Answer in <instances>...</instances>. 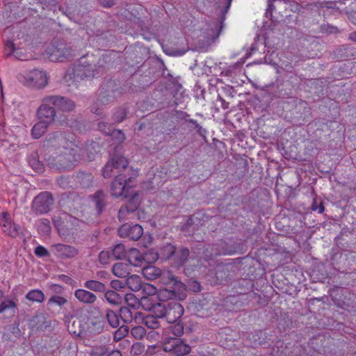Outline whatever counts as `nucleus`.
Segmentation results:
<instances>
[{
	"label": "nucleus",
	"instance_id": "59",
	"mask_svg": "<svg viewBox=\"0 0 356 356\" xmlns=\"http://www.w3.org/2000/svg\"><path fill=\"white\" fill-rule=\"evenodd\" d=\"M220 100L222 103V107L224 109H227L229 107V103L226 102L222 98H220Z\"/></svg>",
	"mask_w": 356,
	"mask_h": 356
},
{
	"label": "nucleus",
	"instance_id": "52",
	"mask_svg": "<svg viewBox=\"0 0 356 356\" xmlns=\"http://www.w3.org/2000/svg\"><path fill=\"white\" fill-rule=\"evenodd\" d=\"M8 134L5 131V127L3 124H0V143H4L8 141Z\"/></svg>",
	"mask_w": 356,
	"mask_h": 356
},
{
	"label": "nucleus",
	"instance_id": "42",
	"mask_svg": "<svg viewBox=\"0 0 356 356\" xmlns=\"http://www.w3.org/2000/svg\"><path fill=\"white\" fill-rule=\"evenodd\" d=\"M128 328L127 326H121L114 334V339L120 340L128 334Z\"/></svg>",
	"mask_w": 356,
	"mask_h": 356
},
{
	"label": "nucleus",
	"instance_id": "15",
	"mask_svg": "<svg viewBox=\"0 0 356 356\" xmlns=\"http://www.w3.org/2000/svg\"><path fill=\"white\" fill-rule=\"evenodd\" d=\"M132 194L129 197L131 198L129 200L128 202L122 206L119 210V218H123L124 215L126 213H132L137 209V208L140 205V200L138 199V194L134 192L133 190L130 192Z\"/></svg>",
	"mask_w": 356,
	"mask_h": 356
},
{
	"label": "nucleus",
	"instance_id": "58",
	"mask_svg": "<svg viewBox=\"0 0 356 356\" xmlns=\"http://www.w3.org/2000/svg\"><path fill=\"white\" fill-rule=\"evenodd\" d=\"M83 179H86V181H90L91 180V175H86V174L84 175L83 177V179H82V181H83ZM82 184L83 185V186H88V184H84V182H83Z\"/></svg>",
	"mask_w": 356,
	"mask_h": 356
},
{
	"label": "nucleus",
	"instance_id": "55",
	"mask_svg": "<svg viewBox=\"0 0 356 356\" xmlns=\"http://www.w3.org/2000/svg\"><path fill=\"white\" fill-rule=\"evenodd\" d=\"M349 19L352 21L353 23H354L355 24H356V10L355 11H353L352 12L350 15H349Z\"/></svg>",
	"mask_w": 356,
	"mask_h": 356
},
{
	"label": "nucleus",
	"instance_id": "2",
	"mask_svg": "<svg viewBox=\"0 0 356 356\" xmlns=\"http://www.w3.org/2000/svg\"><path fill=\"white\" fill-rule=\"evenodd\" d=\"M19 81L30 88H42L48 83V78L42 70H33L19 74Z\"/></svg>",
	"mask_w": 356,
	"mask_h": 356
},
{
	"label": "nucleus",
	"instance_id": "37",
	"mask_svg": "<svg viewBox=\"0 0 356 356\" xmlns=\"http://www.w3.org/2000/svg\"><path fill=\"white\" fill-rule=\"evenodd\" d=\"M124 299L129 307L135 309L139 305L138 299L132 293L126 294Z\"/></svg>",
	"mask_w": 356,
	"mask_h": 356
},
{
	"label": "nucleus",
	"instance_id": "40",
	"mask_svg": "<svg viewBox=\"0 0 356 356\" xmlns=\"http://www.w3.org/2000/svg\"><path fill=\"white\" fill-rule=\"evenodd\" d=\"M115 168L114 167V163L113 161H111L110 160L108 161V163L105 165L104 169H103V176L105 178H108L112 175L113 169Z\"/></svg>",
	"mask_w": 356,
	"mask_h": 356
},
{
	"label": "nucleus",
	"instance_id": "38",
	"mask_svg": "<svg viewBox=\"0 0 356 356\" xmlns=\"http://www.w3.org/2000/svg\"><path fill=\"white\" fill-rule=\"evenodd\" d=\"M154 310L155 313L154 316L157 317V318H164V315L163 314L165 313L167 306L165 304L160 303L155 306Z\"/></svg>",
	"mask_w": 356,
	"mask_h": 356
},
{
	"label": "nucleus",
	"instance_id": "18",
	"mask_svg": "<svg viewBox=\"0 0 356 356\" xmlns=\"http://www.w3.org/2000/svg\"><path fill=\"white\" fill-rule=\"evenodd\" d=\"M74 296L80 302L86 305H92L97 299L95 293L83 289L75 290Z\"/></svg>",
	"mask_w": 356,
	"mask_h": 356
},
{
	"label": "nucleus",
	"instance_id": "7",
	"mask_svg": "<svg viewBox=\"0 0 356 356\" xmlns=\"http://www.w3.org/2000/svg\"><path fill=\"white\" fill-rule=\"evenodd\" d=\"M131 182V178L127 179L122 175H118L111 184V195L115 197H129L132 194L130 193L132 191V187L130 186Z\"/></svg>",
	"mask_w": 356,
	"mask_h": 356
},
{
	"label": "nucleus",
	"instance_id": "6",
	"mask_svg": "<svg viewBox=\"0 0 356 356\" xmlns=\"http://www.w3.org/2000/svg\"><path fill=\"white\" fill-rule=\"evenodd\" d=\"M93 55L88 54L86 56V58L83 57L81 58L80 64L76 69L78 72H83V74H81V78H93L103 72L102 65L99 64V61L98 62V65L89 63H93Z\"/></svg>",
	"mask_w": 356,
	"mask_h": 356
},
{
	"label": "nucleus",
	"instance_id": "12",
	"mask_svg": "<svg viewBox=\"0 0 356 356\" xmlns=\"http://www.w3.org/2000/svg\"><path fill=\"white\" fill-rule=\"evenodd\" d=\"M118 233L121 237L129 238L133 241H137L143 235V229L138 224H124L119 228Z\"/></svg>",
	"mask_w": 356,
	"mask_h": 356
},
{
	"label": "nucleus",
	"instance_id": "49",
	"mask_svg": "<svg viewBox=\"0 0 356 356\" xmlns=\"http://www.w3.org/2000/svg\"><path fill=\"white\" fill-rule=\"evenodd\" d=\"M109 253L106 251H102L99 254V261L102 264H106L109 259Z\"/></svg>",
	"mask_w": 356,
	"mask_h": 356
},
{
	"label": "nucleus",
	"instance_id": "19",
	"mask_svg": "<svg viewBox=\"0 0 356 356\" xmlns=\"http://www.w3.org/2000/svg\"><path fill=\"white\" fill-rule=\"evenodd\" d=\"M126 258L134 266H141L145 259L144 256L136 248H130L127 250Z\"/></svg>",
	"mask_w": 356,
	"mask_h": 356
},
{
	"label": "nucleus",
	"instance_id": "5",
	"mask_svg": "<svg viewBox=\"0 0 356 356\" xmlns=\"http://www.w3.org/2000/svg\"><path fill=\"white\" fill-rule=\"evenodd\" d=\"M0 225L3 232L11 238H15L25 235V229L15 223L10 215L6 211L1 213Z\"/></svg>",
	"mask_w": 356,
	"mask_h": 356
},
{
	"label": "nucleus",
	"instance_id": "4",
	"mask_svg": "<svg viewBox=\"0 0 356 356\" xmlns=\"http://www.w3.org/2000/svg\"><path fill=\"white\" fill-rule=\"evenodd\" d=\"M51 61H63L74 55V50L68 44L61 42H54L50 44L46 50Z\"/></svg>",
	"mask_w": 356,
	"mask_h": 356
},
{
	"label": "nucleus",
	"instance_id": "11",
	"mask_svg": "<svg viewBox=\"0 0 356 356\" xmlns=\"http://www.w3.org/2000/svg\"><path fill=\"white\" fill-rule=\"evenodd\" d=\"M51 251L61 259H73L79 254V250L76 247L62 243L52 245Z\"/></svg>",
	"mask_w": 356,
	"mask_h": 356
},
{
	"label": "nucleus",
	"instance_id": "28",
	"mask_svg": "<svg viewBox=\"0 0 356 356\" xmlns=\"http://www.w3.org/2000/svg\"><path fill=\"white\" fill-rule=\"evenodd\" d=\"M26 298L32 302H42L44 299V295L42 291L34 289L30 291L26 296Z\"/></svg>",
	"mask_w": 356,
	"mask_h": 356
},
{
	"label": "nucleus",
	"instance_id": "9",
	"mask_svg": "<svg viewBox=\"0 0 356 356\" xmlns=\"http://www.w3.org/2000/svg\"><path fill=\"white\" fill-rule=\"evenodd\" d=\"M54 204L50 193L44 191L38 194L33 200V209L40 214L46 213Z\"/></svg>",
	"mask_w": 356,
	"mask_h": 356
},
{
	"label": "nucleus",
	"instance_id": "22",
	"mask_svg": "<svg viewBox=\"0 0 356 356\" xmlns=\"http://www.w3.org/2000/svg\"><path fill=\"white\" fill-rule=\"evenodd\" d=\"M125 284L129 289L133 291H138L142 289L143 282L140 276L137 275H132L127 277Z\"/></svg>",
	"mask_w": 356,
	"mask_h": 356
},
{
	"label": "nucleus",
	"instance_id": "57",
	"mask_svg": "<svg viewBox=\"0 0 356 356\" xmlns=\"http://www.w3.org/2000/svg\"><path fill=\"white\" fill-rule=\"evenodd\" d=\"M58 184L63 187V188H66L67 187V183L65 181V179L64 177H61L59 180H58Z\"/></svg>",
	"mask_w": 356,
	"mask_h": 356
},
{
	"label": "nucleus",
	"instance_id": "54",
	"mask_svg": "<svg viewBox=\"0 0 356 356\" xmlns=\"http://www.w3.org/2000/svg\"><path fill=\"white\" fill-rule=\"evenodd\" d=\"M6 50L9 51V53H12L14 51V44L11 42H7L6 45Z\"/></svg>",
	"mask_w": 356,
	"mask_h": 356
},
{
	"label": "nucleus",
	"instance_id": "63",
	"mask_svg": "<svg viewBox=\"0 0 356 356\" xmlns=\"http://www.w3.org/2000/svg\"><path fill=\"white\" fill-rule=\"evenodd\" d=\"M35 170L38 172H39V171H40L42 170V167H41V165L39 163L37 164V167H35Z\"/></svg>",
	"mask_w": 356,
	"mask_h": 356
},
{
	"label": "nucleus",
	"instance_id": "23",
	"mask_svg": "<svg viewBox=\"0 0 356 356\" xmlns=\"http://www.w3.org/2000/svg\"><path fill=\"white\" fill-rule=\"evenodd\" d=\"M189 256V250L185 248H181L176 250L175 255L173 256V260L175 264L180 266L184 264Z\"/></svg>",
	"mask_w": 356,
	"mask_h": 356
},
{
	"label": "nucleus",
	"instance_id": "46",
	"mask_svg": "<svg viewBox=\"0 0 356 356\" xmlns=\"http://www.w3.org/2000/svg\"><path fill=\"white\" fill-rule=\"evenodd\" d=\"M188 288L189 290L193 292H199L201 291L202 287L200 284L195 280L190 281L188 284Z\"/></svg>",
	"mask_w": 356,
	"mask_h": 356
},
{
	"label": "nucleus",
	"instance_id": "61",
	"mask_svg": "<svg viewBox=\"0 0 356 356\" xmlns=\"http://www.w3.org/2000/svg\"><path fill=\"white\" fill-rule=\"evenodd\" d=\"M79 327L77 325H75L74 327H73L72 325L70 327V332H72V330H79Z\"/></svg>",
	"mask_w": 356,
	"mask_h": 356
},
{
	"label": "nucleus",
	"instance_id": "20",
	"mask_svg": "<svg viewBox=\"0 0 356 356\" xmlns=\"http://www.w3.org/2000/svg\"><path fill=\"white\" fill-rule=\"evenodd\" d=\"M224 243H220V245H209L205 249L204 255L206 259H211V257L220 254H230L231 251L227 250L220 249L219 246H222Z\"/></svg>",
	"mask_w": 356,
	"mask_h": 356
},
{
	"label": "nucleus",
	"instance_id": "56",
	"mask_svg": "<svg viewBox=\"0 0 356 356\" xmlns=\"http://www.w3.org/2000/svg\"><path fill=\"white\" fill-rule=\"evenodd\" d=\"M102 4L106 7H111L113 5V0H104L102 1Z\"/></svg>",
	"mask_w": 356,
	"mask_h": 356
},
{
	"label": "nucleus",
	"instance_id": "27",
	"mask_svg": "<svg viewBox=\"0 0 356 356\" xmlns=\"http://www.w3.org/2000/svg\"><path fill=\"white\" fill-rule=\"evenodd\" d=\"M104 297L106 300L112 305H120L122 302V297L120 295L113 290L106 291Z\"/></svg>",
	"mask_w": 356,
	"mask_h": 356
},
{
	"label": "nucleus",
	"instance_id": "47",
	"mask_svg": "<svg viewBox=\"0 0 356 356\" xmlns=\"http://www.w3.org/2000/svg\"><path fill=\"white\" fill-rule=\"evenodd\" d=\"M107 352V348L103 346L95 348L92 350V354L94 356H102L105 355Z\"/></svg>",
	"mask_w": 356,
	"mask_h": 356
},
{
	"label": "nucleus",
	"instance_id": "14",
	"mask_svg": "<svg viewBox=\"0 0 356 356\" xmlns=\"http://www.w3.org/2000/svg\"><path fill=\"white\" fill-rule=\"evenodd\" d=\"M184 314L183 307L177 302L169 303L167 310L163 313L164 318L168 323H174Z\"/></svg>",
	"mask_w": 356,
	"mask_h": 356
},
{
	"label": "nucleus",
	"instance_id": "13",
	"mask_svg": "<svg viewBox=\"0 0 356 356\" xmlns=\"http://www.w3.org/2000/svg\"><path fill=\"white\" fill-rule=\"evenodd\" d=\"M142 273L143 276L146 277L147 280H155L159 277H168L172 281L175 280V276L172 274L170 271H162L159 268L151 265H148L145 267H143L142 270Z\"/></svg>",
	"mask_w": 356,
	"mask_h": 356
},
{
	"label": "nucleus",
	"instance_id": "53",
	"mask_svg": "<svg viewBox=\"0 0 356 356\" xmlns=\"http://www.w3.org/2000/svg\"><path fill=\"white\" fill-rule=\"evenodd\" d=\"M158 337H159L158 332H154V331L149 332L147 334V339H153V338H154L155 339H157Z\"/></svg>",
	"mask_w": 356,
	"mask_h": 356
},
{
	"label": "nucleus",
	"instance_id": "45",
	"mask_svg": "<svg viewBox=\"0 0 356 356\" xmlns=\"http://www.w3.org/2000/svg\"><path fill=\"white\" fill-rule=\"evenodd\" d=\"M34 253L40 257H49L50 255L49 251L42 245L37 246L35 248Z\"/></svg>",
	"mask_w": 356,
	"mask_h": 356
},
{
	"label": "nucleus",
	"instance_id": "3",
	"mask_svg": "<svg viewBox=\"0 0 356 356\" xmlns=\"http://www.w3.org/2000/svg\"><path fill=\"white\" fill-rule=\"evenodd\" d=\"M78 325L79 327L77 330H72V333L81 338H90L95 334H99L104 330V323L99 319L92 321L87 326L85 323H82L80 320L74 321L72 326Z\"/></svg>",
	"mask_w": 356,
	"mask_h": 356
},
{
	"label": "nucleus",
	"instance_id": "36",
	"mask_svg": "<svg viewBox=\"0 0 356 356\" xmlns=\"http://www.w3.org/2000/svg\"><path fill=\"white\" fill-rule=\"evenodd\" d=\"M131 334L136 339H141L145 336L146 330L142 326H135L131 329Z\"/></svg>",
	"mask_w": 356,
	"mask_h": 356
},
{
	"label": "nucleus",
	"instance_id": "31",
	"mask_svg": "<svg viewBox=\"0 0 356 356\" xmlns=\"http://www.w3.org/2000/svg\"><path fill=\"white\" fill-rule=\"evenodd\" d=\"M106 318L108 324L112 327H118L120 325L118 314L113 310H107Z\"/></svg>",
	"mask_w": 356,
	"mask_h": 356
},
{
	"label": "nucleus",
	"instance_id": "32",
	"mask_svg": "<svg viewBox=\"0 0 356 356\" xmlns=\"http://www.w3.org/2000/svg\"><path fill=\"white\" fill-rule=\"evenodd\" d=\"M143 321L145 325L149 328L156 329L160 326V323L154 315H147Z\"/></svg>",
	"mask_w": 356,
	"mask_h": 356
},
{
	"label": "nucleus",
	"instance_id": "62",
	"mask_svg": "<svg viewBox=\"0 0 356 356\" xmlns=\"http://www.w3.org/2000/svg\"><path fill=\"white\" fill-rule=\"evenodd\" d=\"M350 38L353 40H355L356 41V32L352 33L351 36H350Z\"/></svg>",
	"mask_w": 356,
	"mask_h": 356
},
{
	"label": "nucleus",
	"instance_id": "1",
	"mask_svg": "<svg viewBox=\"0 0 356 356\" xmlns=\"http://www.w3.org/2000/svg\"><path fill=\"white\" fill-rule=\"evenodd\" d=\"M56 138L63 149V154L57 156L62 168H71L80 159L82 150L81 143L73 133L56 134Z\"/></svg>",
	"mask_w": 356,
	"mask_h": 356
},
{
	"label": "nucleus",
	"instance_id": "8",
	"mask_svg": "<svg viewBox=\"0 0 356 356\" xmlns=\"http://www.w3.org/2000/svg\"><path fill=\"white\" fill-rule=\"evenodd\" d=\"M51 96L42 99V104L38 109L37 114L39 120L51 124L56 117V111L53 107Z\"/></svg>",
	"mask_w": 356,
	"mask_h": 356
},
{
	"label": "nucleus",
	"instance_id": "16",
	"mask_svg": "<svg viewBox=\"0 0 356 356\" xmlns=\"http://www.w3.org/2000/svg\"><path fill=\"white\" fill-rule=\"evenodd\" d=\"M17 312V305L16 301L11 299H4L0 303V314L4 317H12Z\"/></svg>",
	"mask_w": 356,
	"mask_h": 356
},
{
	"label": "nucleus",
	"instance_id": "43",
	"mask_svg": "<svg viewBox=\"0 0 356 356\" xmlns=\"http://www.w3.org/2000/svg\"><path fill=\"white\" fill-rule=\"evenodd\" d=\"M127 112L124 108L118 109L113 115V119L116 122H121L126 117Z\"/></svg>",
	"mask_w": 356,
	"mask_h": 356
},
{
	"label": "nucleus",
	"instance_id": "30",
	"mask_svg": "<svg viewBox=\"0 0 356 356\" xmlns=\"http://www.w3.org/2000/svg\"><path fill=\"white\" fill-rule=\"evenodd\" d=\"M127 251L123 244L119 243L116 245L112 251L113 256L116 259H123L127 257Z\"/></svg>",
	"mask_w": 356,
	"mask_h": 356
},
{
	"label": "nucleus",
	"instance_id": "48",
	"mask_svg": "<svg viewBox=\"0 0 356 356\" xmlns=\"http://www.w3.org/2000/svg\"><path fill=\"white\" fill-rule=\"evenodd\" d=\"M40 229L46 234H49L51 232V226L48 220L44 219L41 221L40 225Z\"/></svg>",
	"mask_w": 356,
	"mask_h": 356
},
{
	"label": "nucleus",
	"instance_id": "64",
	"mask_svg": "<svg viewBox=\"0 0 356 356\" xmlns=\"http://www.w3.org/2000/svg\"><path fill=\"white\" fill-rule=\"evenodd\" d=\"M138 348H140V346L139 344H134L132 347V349L136 350Z\"/></svg>",
	"mask_w": 356,
	"mask_h": 356
},
{
	"label": "nucleus",
	"instance_id": "25",
	"mask_svg": "<svg viewBox=\"0 0 356 356\" xmlns=\"http://www.w3.org/2000/svg\"><path fill=\"white\" fill-rule=\"evenodd\" d=\"M83 286L86 289L95 292H104L106 286L104 283L95 280H90L85 282Z\"/></svg>",
	"mask_w": 356,
	"mask_h": 356
},
{
	"label": "nucleus",
	"instance_id": "39",
	"mask_svg": "<svg viewBox=\"0 0 356 356\" xmlns=\"http://www.w3.org/2000/svg\"><path fill=\"white\" fill-rule=\"evenodd\" d=\"M158 296L161 300H165L167 299L172 298L175 296V294L173 291L163 289L159 291Z\"/></svg>",
	"mask_w": 356,
	"mask_h": 356
},
{
	"label": "nucleus",
	"instance_id": "34",
	"mask_svg": "<svg viewBox=\"0 0 356 356\" xmlns=\"http://www.w3.org/2000/svg\"><path fill=\"white\" fill-rule=\"evenodd\" d=\"M120 318L124 323H130L132 321L134 315L130 308L122 307L120 309Z\"/></svg>",
	"mask_w": 356,
	"mask_h": 356
},
{
	"label": "nucleus",
	"instance_id": "35",
	"mask_svg": "<svg viewBox=\"0 0 356 356\" xmlns=\"http://www.w3.org/2000/svg\"><path fill=\"white\" fill-rule=\"evenodd\" d=\"M176 248L171 244H167L161 250V254L165 259H172L175 255Z\"/></svg>",
	"mask_w": 356,
	"mask_h": 356
},
{
	"label": "nucleus",
	"instance_id": "41",
	"mask_svg": "<svg viewBox=\"0 0 356 356\" xmlns=\"http://www.w3.org/2000/svg\"><path fill=\"white\" fill-rule=\"evenodd\" d=\"M67 302V299L59 296H54L49 300V304H56L60 307Z\"/></svg>",
	"mask_w": 356,
	"mask_h": 356
},
{
	"label": "nucleus",
	"instance_id": "51",
	"mask_svg": "<svg viewBox=\"0 0 356 356\" xmlns=\"http://www.w3.org/2000/svg\"><path fill=\"white\" fill-rule=\"evenodd\" d=\"M311 209L312 211H317L318 213H321L324 211V207L323 206V204L320 203L319 204H317L316 200H314Z\"/></svg>",
	"mask_w": 356,
	"mask_h": 356
},
{
	"label": "nucleus",
	"instance_id": "33",
	"mask_svg": "<svg viewBox=\"0 0 356 356\" xmlns=\"http://www.w3.org/2000/svg\"><path fill=\"white\" fill-rule=\"evenodd\" d=\"M111 161L114 163V167L116 169H124L128 165V160L123 156H115L112 158Z\"/></svg>",
	"mask_w": 356,
	"mask_h": 356
},
{
	"label": "nucleus",
	"instance_id": "50",
	"mask_svg": "<svg viewBox=\"0 0 356 356\" xmlns=\"http://www.w3.org/2000/svg\"><path fill=\"white\" fill-rule=\"evenodd\" d=\"M110 284L111 286L115 290L123 289L125 286V283H123L122 281L118 280H112Z\"/></svg>",
	"mask_w": 356,
	"mask_h": 356
},
{
	"label": "nucleus",
	"instance_id": "26",
	"mask_svg": "<svg viewBox=\"0 0 356 356\" xmlns=\"http://www.w3.org/2000/svg\"><path fill=\"white\" fill-rule=\"evenodd\" d=\"M99 129L105 134L111 135L113 137L117 138V142L120 143L125 140L124 134L120 130H113L111 133L110 131H106V125L104 122H100L98 124Z\"/></svg>",
	"mask_w": 356,
	"mask_h": 356
},
{
	"label": "nucleus",
	"instance_id": "10",
	"mask_svg": "<svg viewBox=\"0 0 356 356\" xmlns=\"http://www.w3.org/2000/svg\"><path fill=\"white\" fill-rule=\"evenodd\" d=\"M163 349L166 352H172L177 356H184L191 350V346L179 338L170 339L164 344Z\"/></svg>",
	"mask_w": 356,
	"mask_h": 356
},
{
	"label": "nucleus",
	"instance_id": "44",
	"mask_svg": "<svg viewBox=\"0 0 356 356\" xmlns=\"http://www.w3.org/2000/svg\"><path fill=\"white\" fill-rule=\"evenodd\" d=\"M143 291L148 296H153L157 293V289L152 284H143L142 286Z\"/></svg>",
	"mask_w": 356,
	"mask_h": 356
},
{
	"label": "nucleus",
	"instance_id": "21",
	"mask_svg": "<svg viewBox=\"0 0 356 356\" xmlns=\"http://www.w3.org/2000/svg\"><path fill=\"white\" fill-rule=\"evenodd\" d=\"M50 124L40 120L32 128L31 133L34 138H40L44 134Z\"/></svg>",
	"mask_w": 356,
	"mask_h": 356
},
{
	"label": "nucleus",
	"instance_id": "24",
	"mask_svg": "<svg viewBox=\"0 0 356 356\" xmlns=\"http://www.w3.org/2000/svg\"><path fill=\"white\" fill-rule=\"evenodd\" d=\"M112 271L118 277H126L129 274V266L124 263H117L113 265Z\"/></svg>",
	"mask_w": 356,
	"mask_h": 356
},
{
	"label": "nucleus",
	"instance_id": "29",
	"mask_svg": "<svg viewBox=\"0 0 356 356\" xmlns=\"http://www.w3.org/2000/svg\"><path fill=\"white\" fill-rule=\"evenodd\" d=\"M98 213H100L104 207V194L102 191H97L92 197Z\"/></svg>",
	"mask_w": 356,
	"mask_h": 356
},
{
	"label": "nucleus",
	"instance_id": "60",
	"mask_svg": "<svg viewBox=\"0 0 356 356\" xmlns=\"http://www.w3.org/2000/svg\"><path fill=\"white\" fill-rule=\"evenodd\" d=\"M108 356H122V354L119 350H113Z\"/></svg>",
	"mask_w": 356,
	"mask_h": 356
},
{
	"label": "nucleus",
	"instance_id": "17",
	"mask_svg": "<svg viewBox=\"0 0 356 356\" xmlns=\"http://www.w3.org/2000/svg\"><path fill=\"white\" fill-rule=\"evenodd\" d=\"M51 99H52L53 106L64 112L72 111L75 107V104L73 101L63 97L51 96Z\"/></svg>",
	"mask_w": 356,
	"mask_h": 356
}]
</instances>
